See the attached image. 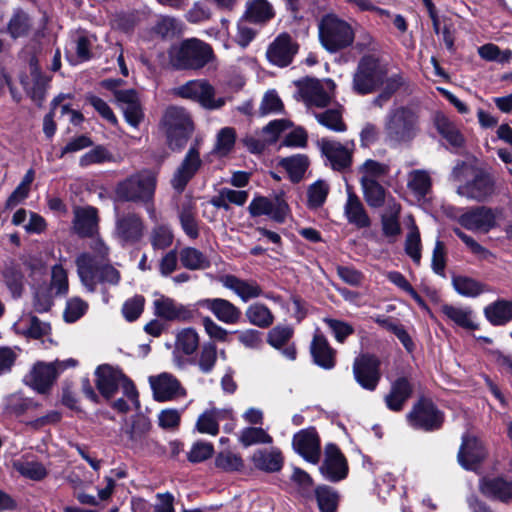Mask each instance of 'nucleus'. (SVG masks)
I'll return each instance as SVG.
<instances>
[{
  "label": "nucleus",
  "instance_id": "1",
  "mask_svg": "<svg viewBox=\"0 0 512 512\" xmlns=\"http://www.w3.org/2000/svg\"><path fill=\"white\" fill-rule=\"evenodd\" d=\"M168 59L176 70H200L214 61L215 54L211 45L193 37L172 45Z\"/></svg>",
  "mask_w": 512,
  "mask_h": 512
},
{
  "label": "nucleus",
  "instance_id": "2",
  "mask_svg": "<svg viewBox=\"0 0 512 512\" xmlns=\"http://www.w3.org/2000/svg\"><path fill=\"white\" fill-rule=\"evenodd\" d=\"M419 132L416 113L406 107L391 109L384 120V140L392 147L409 145Z\"/></svg>",
  "mask_w": 512,
  "mask_h": 512
},
{
  "label": "nucleus",
  "instance_id": "3",
  "mask_svg": "<svg viewBox=\"0 0 512 512\" xmlns=\"http://www.w3.org/2000/svg\"><path fill=\"white\" fill-rule=\"evenodd\" d=\"M318 36L325 50L336 53L353 44L355 31L346 20L335 14H327L318 23Z\"/></svg>",
  "mask_w": 512,
  "mask_h": 512
},
{
  "label": "nucleus",
  "instance_id": "4",
  "mask_svg": "<svg viewBox=\"0 0 512 512\" xmlns=\"http://www.w3.org/2000/svg\"><path fill=\"white\" fill-rule=\"evenodd\" d=\"M388 74L385 64L375 55L360 58L352 78V90L358 95H368L377 91Z\"/></svg>",
  "mask_w": 512,
  "mask_h": 512
},
{
  "label": "nucleus",
  "instance_id": "5",
  "mask_svg": "<svg viewBox=\"0 0 512 512\" xmlns=\"http://www.w3.org/2000/svg\"><path fill=\"white\" fill-rule=\"evenodd\" d=\"M157 177L151 170H141L120 181L115 189L116 196L127 202L149 203L153 200Z\"/></svg>",
  "mask_w": 512,
  "mask_h": 512
},
{
  "label": "nucleus",
  "instance_id": "6",
  "mask_svg": "<svg viewBox=\"0 0 512 512\" xmlns=\"http://www.w3.org/2000/svg\"><path fill=\"white\" fill-rule=\"evenodd\" d=\"M76 264L80 280L90 292L96 290L98 283L115 286L120 282V272L114 266L101 264L99 260L88 253L80 255Z\"/></svg>",
  "mask_w": 512,
  "mask_h": 512
},
{
  "label": "nucleus",
  "instance_id": "7",
  "mask_svg": "<svg viewBox=\"0 0 512 512\" xmlns=\"http://www.w3.org/2000/svg\"><path fill=\"white\" fill-rule=\"evenodd\" d=\"M96 386L106 399L112 398L118 389H122L125 397L137 408L139 407L138 392L133 382L121 370L110 365H101L96 372Z\"/></svg>",
  "mask_w": 512,
  "mask_h": 512
},
{
  "label": "nucleus",
  "instance_id": "8",
  "mask_svg": "<svg viewBox=\"0 0 512 512\" xmlns=\"http://www.w3.org/2000/svg\"><path fill=\"white\" fill-rule=\"evenodd\" d=\"M168 145L172 150H181L190 138L194 126L190 115L180 107H169L163 116Z\"/></svg>",
  "mask_w": 512,
  "mask_h": 512
},
{
  "label": "nucleus",
  "instance_id": "9",
  "mask_svg": "<svg viewBox=\"0 0 512 512\" xmlns=\"http://www.w3.org/2000/svg\"><path fill=\"white\" fill-rule=\"evenodd\" d=\"M503 219V212L500 208L489 206H474L463 210L456 221L465 229L472 232L487 234L497 229Z\"/></svg>",
  "mask_w": 512,
  "mask_h": 512
},
{
  "label": "nucleus",
  "instance_id": "10",
  "mask_svg": "<svg viewBox=\"0 0 512 512\" xmlns=\"http://www.w3.org/2000/svg\"><path fill=\"white\" fill-rule=\"evenodd\" d=\"M324 165L336 172L348 171L353 163L355 144L353 141L345 144L330 138H321L317 141Z\"/></svg>",
  "mask_w": 512,
  "mask_h": 512
},
{
  "label": "nucleus",
  "instance_id": "11",
  "mask_svg": "<svg viewBox=\"0 0 512 512\" xmlns=\"http://www.w3.org/2000/svg\"><path fill=\"white\" fill-rule=\"evenodd\" d=\"M77 364L78 361L73 358L50 363L38 362L27 376V382L38 393H46L60 373L68 368L76 367Z\"/></svg>",
  "mask_w": 512,
  "mask_h": 512
},
{
  "label": "nucleus",
  "instance_id": "12",
  "mask_svg": "<svg viewBox=\"0 0 512 512\" xmlns=\"http://www.w3.org/2000/svg\"><path fill=\"white\" fill-rule=\"evenodd\" d=\"M176 94L182 98L193 100L208 110L222 108L228 97H216L214 87L206 80H190L176 89Z\"/></svg>",
  "mask_w": 512,
  "mask_h": 512
},
{
  "label": "nucleus",
  "instance_id": "13",
  "mask_svg": "<svg viewBox=\"0 0 512 512\" xmlns=\"http://www.w3.org/2000/svg\"><path fill=\"white\" fill-rule=\"evenodd\" d=\"M145 230L144 219L135 212H127L116 217L113 236L122 247H129L142 241Z\"/></svg>",
  "mask_w": 512,
  "mask_h": 512
},
{
  "label": "nucleus",
  "instance_id": "14",
  "mask_svg": "<svg viewBox=\"0 0 512 512\" xmlns=\"http://www.w3.org/2000/svg\"><path fill=\"white\" fill-rule=\"evenodd\" d=\"M407 421L415 429L434 431L442 426L444 415L431 400L422 398L407 414Z\"/></svg>",
  "mask_w": 512,
  "mask_h": 512
},
{
  "label": "nucleus",
  "instance_id": "15",
  "mask_svg": "<svg viewBox=\"0 0 512 512\" xmlns=\"http://www.w3.org/2000/svg\"><path fill=\"white\" fill-rule=\"evenodd\" d=\"M495 179L487 171L479 170L473 179L457 188V194L469 200L485 202L495 194Z\"/></svg>",
  "mask_w": 512,
  "mask_h": 512
},
{
  "label": "nucleus",
  "instance_id": "16",
  "mask_svg": "<svg viewBox=\"0 0 512 512\" xmlns=\"http://www.w3.org/2000/svg\"><path fill=\"white\" fill-rule=\"evenodd\" d=\"M152 308L157 318L168 322H189L194 317L188 306L163 294L155 295Z\"/></svg>",
  "mask_w": 512,
  "mask_h": 512
},
{
  "label": "nucleus",
  "instance_id": "17",
  "mask_svg": "<svg viewBox=\"0 0 512 512\" xmlns=\"http://www.w3.org/2000/svg\"><path fill=\"white\" fill-rule=\"evenodd\" d=\"M299 94L308 107L323 108L332 99L334 84L331 80L321 82L317 79H306L298 84Z\"/></svg>",
  "mask_w": 512,
  "mask_h": 512
},
{
  "label": "nucleus",
  "instance_id": "18",
  "mask_svg": "<svg viewBox=\"0 0 512 512\" xmlns=\"http://www.w3.org/2000/svg\"><path fill=\"white\" fill-rule=\"evenodd\" d=\"M153 397L158 402L173 401L186 396V389L172 374L163 372L149 377Z\"/></svg>",
  "mask_w": 512,
  "mask_h": 512
},
{
  "label": "nucleus",
  "instance_id": "19",
  "mask_svg": "<svg viewBox=\"0 0 512 512\" xmlns=\"http://www.w3.org/2000/svg\"><path fill=\"white\" fill-rule=\"evenodd\" d=\"M292 446L306 461L317 464L321 456L320 438L314 427L302 429L294 434Z\"/></svg>",
  "mask_w": 512,
  "mask_h": 512
},
{
  "label": "nucleus",
  "instance_id": "20",
  "mask_svg": "<svg viewBox=\"0 0 512 512\" xmlns=\"http://www.w3.org/2000/svg\"><path fill=\"white\" fill-rule=\"evenodd\" d=\"M380 362L372 355H361L353 363V374L357 383L364 389L373 391L380 380Z\"/></svg>",
  "mask_w": 512,
  "mask_h": 512
},
{
  "label": "nucleus",
  "instance_id": "21",
  "mask_svg": "<svg viewBox=\"0 0 512 512\" xmlns=\"http://www.w3.org/2000/svg\"><path fill=\"white\" fill-rule=\"evenodd\" d=\"M319 470L323 477L330 482H338L346 478L348 464L335 444L326 445L325 458Z\"/></svg>",
  "mask_w": 512,
  "mask_h": 512
},
{
  "label": "nucleus",
  "instance_id": "22",
  "mask_svg": "<svg viewBox=\"0 0 512 512\" xmlns=\"http://www.w3.org/2000/svg\"><path fill=\"white\" fill-rule=\"evenodd\" d=\"M486 457L487 450L481 440L469 434L462 437V444L457 458L463 468L476 470Z\"/></svg>",
  "mask_w": 512,
  "mask_h": 512
},
{
  "label": "nucleus",
  "instance_id": "23",
  "mask_svg": "<svg viewBox=\"0 0 512 512\" xmlns=\"http://www.w3.org/2000/svg\"><path fill=\"white\" fill-rule=\"evenodd\" d=\"M248 211L252 217L269 216L276 222H284L288 205L281 197L268 198L257 196L253 198L248 206Z\"/></svg>",
  "mask_w": 512,
  "mask_h": 512
},
{
  "label": "nucleus",
  "instance_id": "24",
  "mask_svg": "<svg viewBox=\"0 0 512 512\" xmlns=\"http://www.w3.org/2000/svg\"><path fill=\"white\" fill-rule=\"evenodd\" d=\"M202 166L199 150L193 146L187 151L184 159L175 170L171 185L177 192H182L188 182L195 176Z\"/></svg>",
  "mask_w": 512,
  "mask_h": 512
},
{
  "label": "nucleus",
  "instance_id": "25",
  "mask_svg": "<svg viewBox=\"0 0 512 512\" xmlns=\"http://www.w3.org/2000/svg\"><path fill=\"white\" fill-rule=\"evenodd\" d=\"M198 308L210 311L217 320L224 324L235 325L241 319V310L224 298H204L196 302Z\"/></svg>",
  "mask_w": 512,
  "mask_h": 512
},
{
  "label": "nucleus",
  "instance_id": "26",
  "mask_svg": "<svg viewBox=\"0 0 512 512\" xmlns=\"http://www.w3.org/2000/svg\"><path fill=\"white\" fill-rule=\"evenodd\" d=\"M298 51V44L287 33L278 35L267 49L268 60L279 67L288 66Z\"/></svg>",
  "mask_w": 512,
  "mask_h": 512
},
{
  "label": "nucleus",
  "instance_id": "27",
  "mask_svg": "<svg viewBox=\"0 0 512 512\" xmlns=\"http://www.w3.org/2000/svg\"><path fill=\"white\" fill-rule=\"evenodd\" d=\"M115 99L123 111L125 120L137 128L144 119L137 92L133 89L115 91Z\"/></svg>",
  "mask_w": 512,
  "mask_h": 512
},
{
  "label": "nucleus",
  "instance_id": "28",
  "mask_svg": "<svg viewBox=\"0 0 512 512\" xmlns=\"http://www.w3.org/2000/svg\"><path fill=\"white\" fill-rule=\"evenodd\" d=\"M151 423L141 414L134 415L126 422L123 432L127 436V446L134 450H141L147 445V435Z\"/></svg>",
  "mask_w": 512,
  "mask_h": 512
},
{
  "label": "nucleus",
  "instance_id": "29",
  "mask_svg": "<svg viewBox=\"0 0 512 512\" xmlns=\"http://www.w3.org/2000/svg\"><path fill=\"white\" fill-rule=\"evenodd\" d=\"M220 283L234 292L243 302L263 296V290L253 279H241L232 274L220 276Z\"/></svg>",
  "mask_w": 512,
  "mask_h": 512
},
{
  "label": "nucleus",
  "instance_id": "30",
  "mask_svg": "<svg viewBox=\"0 0 512 512\" xmlns=\"http://www.w3.org/2000/svg\"><path fill=\"white\" fill-rule=\"evenodd\" d=\"M481 493L489 498L508 503L512 501V481L503 477H484L480 480Z\"/></svg>",
  "mask_w": 512,
  "mask_h": 512
},
{
  "label": "nucleus",
  "instance_id": "31",
  "mask_svg": "<svg viewBox=\"0 0 512 512\" xmlns=\"http://www.w3.org/2000/svg\"><path fill=\"white\" fill-rule=\"evenodd\" d=\"M73 229L81 237H93L95 234H97V210L93 207L75 209Z\"/></svg>",
  "mask_w": 512,
  "mask_h": 512
},
{
  "label": "nucleus",
  "instance_id": "32",
  "mask_svg": "<svg viewBox=\"0 0 512 512\" xmlns=\"http://www.w3.org/2000/svg\"><path fill=\"white\" fill-rule=\"evenodd\" d=\"M344 215L350 224L358 228L370 226V218L360 198L351 190L347 189V200L344 205Z\"/></svg>",
  "mask_w": 512,
  "mask_h": 512
},
{
  "label": "nucleus",
  "instance_id": "33",
  "mask_svg": "<svg viewBox=\"0 0 512 512\" xmlns=\"http://www.w3.org/2000/svg\"><path fill=\"white\" fill-rule=\"evenodd\" d=\"M311 355L314 362L324 368L332 369L335 366V350L331 348L327 339L316 333L310 345Z\"/></svg>",
  "mask_w": 512,
  "mask_h": 512
},
{
  "label": "nucleus",
  "instance_id": "34",
  "mask_svg": "<svg viewBox=\"0 0 512 512\" xmlns=\"http://www.w3.org/2000/svg\"><path fill=\"white\" fill-rule=\"evenodd\" d=\"M412 393L410 382L401 377L394 381L390 392L385 396V403L392 411H400Z\"/></svg>",
  "mask_w": 512,
  "mask_h": 512
},
{
  "label": "nucleus",
  "instance_id": "35",
  "mask_svg": "<svg viewBox=\"0 0 512 512\" xmlns=\"http://www.w3.org/2000/svg\"><path fill=\"white\" fill-rule=\"evenodd\" d=\"M442 313L457 326L466 330H476L474 312L470 307L445 304L441 307Z\"/></svg>",
  "mask_w": 512,
  "mask_h": 512
},
{
  "label": "nucleus",
  "instance_id": "36",
  "mask_svg": "<svg viewBox=\"0 0 512 512\" xmlns=\"http://www.w3.org/2000/svg\"><path fill=\"white\" fill-rule=\"evenodd\" d=\"M252 462L257 469L265 472H277L283 466V457L278 448L260 449L254 452Z\"/></svg>",
  "mask_w": 512,
  "mask_h": 512
},
{
  "label": "nucleus",
  "instance_id": "37",
  "mask_svg": "<svg viewBox=\"0 0 512 512\" xmlns=\"http://www.w3.org/2000/svg\"><path fill=\"white\" fill-rule=\"evenodd\" d=\"M434 123L439 134L453 147L461 148L464 145L465 139L461 134L457 125L452 122L444 114L438 113L435 116Z\"/></svg>",
  "mask_w": 512,
  "mask_h": 512
},
{
  "label": "nucleus",
  "instance_id": "38",
  "mask_svg": "<svg viewBox=\"0 0 512 512\" xmlns=\"http://www.w3.org/2000/svg\"><path fill=\"white\" fill-rule=\"evenodd\" d=\"M41 407L42 404L34 399L14 393L5 398L4 410L6 413L18 417L25 413H37Z\"/></svg>",
  "mask_w": 512,
  "mask_h": 512
},
{
  "label": "nucleus",
  "instance_id": "39",
  "mask_svg": "<svg viewBox=\"0 0 512 512\" xmlns=\"http://www.w3.org/2000/svg\"><path fill=\"white\" fill-rule=\"evenodd\" d=\"M452 285L455 291L464 297L475 298L489 291L488 286L468 276H453Z\"/></svg>",
  "mask_w": 512,
  "mask_h": 512
},
{
  "label": "nucleus",
  "instance_id": "40",
  "mask_svg": "<svg viewBox=\"0 0 512 512\" xmlns=\"http://www.w3.org/2000/svg\"><path fill=\"white\" fill-rule=\"evenodd\" d=\"M484 314L493 325H503L512 320V301H495L485 307Z\"/></svg>",
  "mask_w": 512,
  "mask_h": 512
},
{
  "label": "nucleus",
  "instance_id": "41",
  "mask_svg": "<svg viewBox=\"0 0 512 512\" xmlns=\"http://www.w3.org/2000/svg\"><path fill=\"white\" fill-rule=\"evenodd\" d=\"M249 194L245 190H234L231 188H221L218 195L215 196L211 203L217 208L229 209L230 204L243 206L248 200Z\"/></svg>",
  "mask_w": 512,
  "mask_h": 512
},
{
  "label": "nucleus",
  "instance_id": "42",
  "mask_svg": "<svg viewBox=\"0 0 512 512\" xmlns=\"http://www.w3.org/2000/svg\"><path fill=\"white\" fill-rule=\"evenodd\" d=\"M245 316L250 324L259 328H268L274 323V315L263 303H253L245 311Z\"/></svg>",
  "mask_w": 512,
  "mask_h": 512
},
{
  "label": "nucleus",
  "instance_id": "43",
  "mask_svg": "<svg viewBox=\"0 0 512 512\" xmlns=\"http://www.w3.org/2000/svg\"><path fill=\"white\" fill-rule=\"evenodd\" d=\"M179 221L182 230L190 239H196L199 237L200 229L199 222L197 220V212L190 202L183 204L180 208Z\"/></svg>",
  "mask_w": 512,
  "mask_h": 512
},
{
  "label": "nucleus",
  "instance_id": "44",
  "mask_svg": "<svg viewBox=\"0 0 512 512\" xmlns=\"http://www.w3.org/2000/svg\"><path fill=\"white\" fill-rule=\"evenodd\" d=\"M432 180L425 170H413L408 174L407 187L418 198H424L431 190Z\"/></svg>",
  "mask_w": 512,
  "mask_h": 512
},
{
  "label": "nucleus",
  "instance_id": "45",
  "mask_svg": "<svg viewBox=\"0 0 512 512\" xmlns=\"http://www.w3.org/2000/svg\"><path fill=\"white\" fill-rule=\"evenodd\" d=\"M389 171V165L373 159H367L358 168V172L361 175L359 182H378V179L388 175Z\"/></svg>",
  "mask_w": 512,
  "mask_h": 512
},
{
  "label": "nucleus",
  "instance_id": "46",
  "mask_svg": "<svg viewBox=\"0 0 512 512\" xmlns=\"http://www.w3.org/2000/svg\"><path fill=\"white\" fill-rule=\"evenodd\" d=\"M179 258L183 267L189 270H204L210 266L208 258L194 247H185L180 250Z\"/></svg>",
  "mask_w": 512,
  "mask_h": 512
},
{
  "label": "nucleus",
  "instance_id": "47",
  "mask_svg": "<svg viewBox=\"0 0 512 512\" xmlns=\"http://www.w3.org/2000/svg\"><path fill=\"white\" fill-rule=\"evenodd\" d=\"M400 204L389 202L387 212L382 215L381 224L383 234L387 237H395L401 232L399 224Z\"/></svg>",
  "mask_w": 512,
  "mask_h": 512
},
{
  "label": "nucleus",
  "instance_id": "48",
  "mask_svg": "<svg viewBox=\"0 0 512 512\" xmlns=\"http://www.w3.org/2000/svg\"><path fill=\"white\" fill-rule=\"evenodd\" d=\"M319 124L335 132H344L347 129L342 118V108L327 109L324 112L314 113Z\"/></svg>",
  "mask_w": 512,
  "mask_h": 512
},
{
  "label": "nucleus",
  "instance_id": "49",
  "mask_svg": "<svg viewBox=\"0 0 512 512\" xmlns=\"http://www.w3.org/2000/svg\"><path fill=\"white\" fill-rule=\"evenodd\" d=\"M452 231L466 245L470 252L479 260L491 261L495 258V255L489 249L482 246L472 236L466 234L462 229L453 227Z\"/></svg>",
  "mask_w": 512,
  "mask_h": 512
},
{
  "label": "nucleus",
  "instance_id": "50",
  "mask_svg": "<svg viewBox=\"0 0 512 512\" xmlns=\"http://www.w3.org/2000/svg\"><path fill=\"white\" fill-rule=\"evenodd\" d=\"M366 203L372 208H379L384 205L386 190L379 182L360 183Z\"/></svg>",
  "mask_w": 512,
  "mask_h": 512
},
{
  "label": "nucleus",
  "instance_id": "51",
  "mask_svg": "<svg viewBox=\"0 0 512 512\" xmlns=\"http://www.w3.org/2000/svg\"><path fill=\"white\" fill-rule=\"evenodd\" d=\"M246 14L250 21L260 23L270 20L274 10L267 0H253L248 4Z\"/></svg>",
  "mask_w": 512,
  "mask_h": 512
},
{
  "label": "nucleus",
  "instance_id": "52",
  "mask_svg": "<svg viewBox=\"0 0 512 512\" xmlns=\"http://www.w3.org/2000/svg\"><path fill=\"white\" fill-rule=\"evenodd\" d=\"M174 239L171 227L167 224H156L150 232L149 240L156 250H164L168 248Z\"/></svg>",
  "mask_w": 512,
  "mask_h": 512
},
{
  "label": "nucleus",
  "instance_id": "53",
  "mask_svg": "<svg viewBox=\"0 0 512 512\" xmlns=\"http://www.w3.org/2000/svg\"><path fill=\"white\" fill-rule=\"evenodd\" d=\"M239 441L243 446L248 447L256 444H271L273 438L263 428L247 427L241 431Z\"/></svg>",
  "mask_w": 512,
  "mask_h": 512
},
{
  "label": "nucleus",
  "instance_id": "54",
  "mask_svg": "<svg viewBox=\"0 0 512 512\" xmlns=\"http://www.w3.org/2000/svg\"><path fill=\"white\" fill-rule=\"evenodd\" d=\"M114 161L113 154L106 147L98 145L80 157L79 165L81 167H87L93 164H103Z\"/></svg>",
  "mask_w": 512,
  "mask_h": 512
},
{
  "label": "nucleus",
  "instance_id": "55",
  "mask_svg": "<svg viewBox=\"0 0 512 512\" xmlns=\"http://www.w3.org/2000/svg\"><path fill=\"white\" fill-rule=\"evenodd\" d=\"M2 276L13 297H20L23 290V275L13 264L6 265Z\"/></svg>",
  "mask_w": 512,
  "mask_h": 512
},
{
  "label": "nucleus",
  "instance_id": "56",
  "mask_svg": "<svg viewBox=\"0 0 512 512\" xmlns=\"http://www.w3.org/2000/svg\"><path fill=\"white\" fill-rule=\"evenodd\" d=\"M375 322L378 323L384 329L392 332L408 351L412 350L413 342L403 325L399 324L396 321H393L390 318L384 317H377L375 319Z\"/></svg>",
  "mask_w": 512,
  "mask_h": 512
},
{
  "label": "nucleus",
  "instance_id": "57",
  "mask_svg": "<svg viewBox=\"0 0 512 512\" xmlns=\"http://www.w3.org/2000/svg\"><path fill=\"white\" fill-rule=\"evenodd\" d=\"M199 345L198 333L193 328H185L177 334L176 347L186 355L194 353Z\"/></svg>",
  "mask_w": 512,
  "mask_h": 512
},
{
  "label": "nucleus",
  "instance_id": "58",
  "mask_svg": "<svg viewBox=\"0 0 512 512\" xmlns=\"http://www.w3.org/2000/svg\"><path fill=\"white\" fill-rule=\"evenodd\" d=\"M328 193L329 185L323 180H317L308 187V206L313 209L321 207L326 201Z\"/></svg>",
  "mask_w": 512,
  "mask_h": 512
},
{
  "label": "nucleus",
  "instance_id": "59",
  "mask_svg": "<svg viewBox=\"0 0 512 512\" xmlns=\"http://www.w3.org/2000/svg\"><path fill=\"white\" fill-rule=\"evenodd\" d=\"M281 165L287 170L291 178L299 180L308 168L309 162L305 155H295L281 160Z\"/></svg>",
  "mask_w": 512,
  "mask_h": 512
},
{
  "label": "nucleus",
  "instance_id": "60",
  "mask_svg": "<svg viewBox=\"0 0 512 512\" xmlns=\"http://www.w3.org/2000/svg\"><path fill=\"white\" fill-rule=\"evenodd\" d=\"M321 512H335L338 503L337 493L328 486H320L315 491Z\"/></svg>",
  "mask_w": 512,
  "mask_h": 512
},
{
  "label": "nucleus",
  "instance_id": "61",
  "mask_svg": "<svg viewBox=\"0 0 512 512\" xmlns=\"http://www.w3.org/2000/svg\"><path fill=\"white\" fill-rule=\"evenodd\" d=\"M405 252L417 265L421 261V239L417 226L413 223L405 240Z\"/></svg>",
  "mask_w": 512,
  "mask_h": 512
},
{
  "label": "nucleus",
  "instance_id": "62",
  "mask_svg": "<svg viewBox=\"0 0 512 512\" xmlns=\"http://www.w3.org/2000/svg\"><path fill=\"white\" fill-rule=\"evenodd\" d=\"M479 56L486 61H495L499 63L509 62L512 58V51L509 49L500 50V48L492 43L482 45L478 48Z\"/></svg>",
  "mask_w": 512,
  "mask_h": 512
},
{
  "label": "nucleus",
  "instance_id": "63",
  "mask_svg": "<svg viewBox=\"0 0 512 512\" xmlns=\"http://www.w3.org/2000/svg\"><path fill=\"white\" fill-rule=\"evenodd\" d=\"M235 141V129L232 127H224L217 134L214 150L220 156H225L233 149Z\"/></svg>",
  "mask_w": 512,
  "mask_h": 512
},
{
  "label": "nucleus",
  "instance_id": "64",
  "mask_svg": "<svg viewBox=\"0 0 512 512\" xmlns=\"http://www.w3.org/2000/svg\"><path fill=\"white\" fill-rule=\"evenodd\" d=\"M215 465L226 472L239 471L243 468V460L236 453L223 451L216 456Z\"/></svg>",
  "mask_w": 512,
  "mask_h": 512
}]
</instances>
